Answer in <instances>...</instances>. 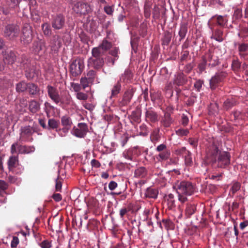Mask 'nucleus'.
<instances>
[{
	"instance_id": "1",
	"label": "nucleus",
	"mask_w": 248,
	"mask_h": 248,
	"mask_svg": "<svg viewBox=\"0 0 248 248\" xmlns=\"http://www.w3.org/2000/svg\"><path fill=\"white\" fill-rule=\"evenodd\" d=\"M219 145V143L215 140L209 142L206 148V155L217 167L225 169L230 165L231 155L229 152L220 151Z\"/></svg>"
},
{
	"instance_id": "2",
	"label": "nucleus",
	"mask_w": 248,
	"mask_h": 248,
	"mask_svg": "<svg viewBox=\"0 0 248 248\" xmlns=\"http://www.w3.org/2000/svg\"><path fill=\"white\" fill-rule=\"evenodd\" d=\"M85 68L84 59L78 57L71 61L69 65V74L70 78L74 81L79 77Z\"/></svg>"
},
{
	"instance_id": "3",
	"label": "nucleus",
	"mask_w": 248,
	"mask_h": 248,
	"mask_svg": "<svg viewBox=\"0 0 248 248\" xmlns=\"http://www.w3.org/2000/svg\"><path fill=\"white\" fill-rule=\"evenodd\" d=\"M92 56L88 60V65L95 69L101 68L104 64V54L97 49L92 48Z\"/></svg>"
},
{
	"instance_id": "4",
	"label": "nucleus",
	"mask_w": 248,
	"mask_h": 248,
	"mask_svg": "<svg viewBox=\"0 0 248 248\" xmlns=\"http://www.w3.org/2000/svg\"><path fill=\"white\" fill-rule=\"evenodd\" d=\"M173 187L176 190L180 195L181 194L191 195L194 191L192 183L188 181L177 182L173 185Z\"/></svg>"
},
{
	"instance_id": "5",
	"label": "nucleus",
	"mask_w": 248,
	"mask_h": 248,
	"mask_svg": "<svg viewBox=\"0 0 248 248\" xmlns=\"http://www.w3.org/2000/svg\"><path fill=\"white\" fill-rule=\"evenodd\" d=\"M228 73L225 71H218L211 78L209 81L210 87L211 90H215L221 85L226 80Z\"/></svg>"
},
{
	"instance_id": "6",
	"label": "nucleus",
	"mask_w": 248,
	"mask_h": 248,
	"mask_svg": "<svg viewBox=\"0 0 248 248\" xmlns=\"http://www.w3.org/2000/svg\"><path fill=\"white\" fill-rule=\"evenodd\" d=\"M20 28L15 24H8L5 26L3 33L4 36L10 40H16L19 35Z\"/></svg>"
},
{
	"instance_id": "7",
	"label": "nucleus",
	"mask_w": 248,
	"mask_h": 248,
	"mask_svg": "<svg viewBox=\"0 0 248 248\" xmlns=\"http://www.w3.org/2000/svg\"><path fill=\"white\" fill-rule=\"evenodd\" d=\"M20 62L25 71V76L28 79H32L34 77V66L31 61L26 56H22Z\"/></svg>"
},
{
	"instance_id": "8",
	"label": "nucleus",
	"mask_w": 248,
	"mask_h": 248,
	"mask_svg": "<svg viewBox=\"0 0 248 248\" xmlns=\"http://www.w3.org/2000/svg\"><path fill=\"white\" fill-rule=\"evenodd\" d=\"M33 130L32 127L26 125L22 127L20 129L19 140L21 142H31L33 140L32 135Z\"/></svg>"
},
{
	"instance_id": "9",
	"label": "nucleus",
	"mask_w": 248,
	"mask_h": 248,
	"mask_svg": "<svg viewBox=\"0 0 248 248\" xmlns=\"http://www.w3.org/2000/svg\"><path fill=\"white\" fill-rule=\"evenodd\" d=\"M65 24V18L62 14H59L52 16L51 24L54 30H60L63 29Z\"/></svg>"
},
{
	"instance_id": "10",
	"label": "nucleus",
	"mask_w": 248,
	"mask_h": 248,
	"mask_svg": "<svg viewBox=\"0 0 248 248\" xmlns=\"http://www.w3.org/2000/svg\"><path fill=\"white\" fill-rule=\"evenodd\" d=\"M202 57L206 61L208 66L215 67L219 63L218 57L215 55L213 49H209Z\"/></svg>"
},
{
	"instance_id": "11",
	"label": "nucleus",
	"mask_w": 248,
	"mask_h": 248,
	"mask_svg": "<svg viewBox=\"0 0 248 248\" xmlns=\"http://www.w3.org/2000/svg\"><path fill=\"white\" fill-rule=\"evenodd\" d=\"M32 40V29L31 26L29 24L25 25L22 31L21 36V42L24 45L30 44Z\"/></svg>"
},
{
	"instance_id": "12",
	"label": "nucleus",
	"mask_w": 248,
	"mask_h": 248,
	"mask_svg": "<svg viewBox=\"0 0 248 248\" xmlns=\"http://www.w3.org/2000/svg\"><path fill=\"white\" fill-rule=\"evenodd\" d=\"M73 9L76 13L81 15H85L91 12L90 4L83 1L77 2L74 4Z\"/></svg>"
},
{
	"instance_id": "13",
	"label": "nucleus",
	"mask_w": 248,
	"mask_h": 248,
	"mask_svg": "<svg viewBox=\"0 0 248 248\" xmlns=\"http://www.w3.org/2000/svg\"><path fill=\"white\" fill-rule=\"evenodd\" d=\"M135 90L134 89L129 87L124 92L122 97L118 101L120 107H124L128 105L131 101L133 96Z\"/></svg>"
},
{
	"instance_id": "14",
	"label": "nucleus",
	"mask_w": 248,
	"mask_h": 248,
	"mask_svg": "<svg viewBox=\"0 0 248 248\" xmlns=\"http://www.w3.org/2000/svg\"><path fill=\"white\" fill-rule=\"evenodd\" d=\"M89 131L87 124L85 123H78L77 127H74L72 130L73 135L79 138L85 137Z\"/></svg>"
},
{
	"instance_id": "15",
	"label": "nucleus",
	"mask_w": 248,
	"mask_h": 248,
	"mask_svg": "<svg viewBox=\"0 0 248 248\" xmlns=\"http://www.w3.org/2000/svg\"><path fill=\"white\" fill-rule=\"evenodd\" d=\"M148 174V171L146 168L144 167H139L135 170L134 171V177L140 179L138 183L141 186L146 183V181L144 180Z\"/></svg>"
},
{
	"instance_id": "16",
	"label": "nucleus",
	"mask_w": 248,
	"mask_h": 248,
	"mask_svg": "<svg viewBox=\"0 0 248 248\" xmlns=\"http://www.w3.org/2000/svg\"><path fill=\"white\" fill-rule=\"evenodd\" d=\"M46 89L48 96L56 104H58L60 102H61L60 95L57 88L49 85L47 86Z\"/></svg>"
},
{
	"instance_id": "17",
	"label": "nucleus",
	"mask_w": 248,
	"mask_h": 248,
	"mask_svg": "<svg viewBox=\"0 0 248 248\" xmlns=\"http://www.w3.org/2000/svg\"><path fill=\"white\" fill-rule=\"evenodd\" d=\"M212 34L210 36L211 39H214L218 42H222L224 40V32L220 28H210Z\"/></svg>"
},
{
	"instance_id": "18",
	"label": "nucleus",
	"mask_w": 248,
	"mask_h": 248,
	"mask_svg": "<svg viewBox=\"0 0 248 248\" xmlns=\"http://www.w3.org/2000/svg\"><path fill=\"white\" fill-rule=\"evenodd\" d=\"M159 117L156 112L153 110L151 108L146 110L145 112V121L147 123L151 124L158 122Z\"/></svg>"
},
{
	"instance_id": "19",
	"label": "nucleus",
	"mask_w": 248,
	"mask_h": 248,
	"mask_svg": "<svg viewBox=\"0 0 248 248\" xmlns=\"http://www.w3.org/2000/svg\"><path fill=\"white\" fill-rule=\"evenodd\" d=\"M16 54L11 50H6L3 54V62L9 64H12L16 60Z\"/></svg>"
},
{
	"instance_id": "20",
	"label": "nucleus",
	"mask_w": 248,
	"mask_h": 248,
	"mask_svg": "<svg viewBox=\"0 0 248 248\" xmlns=\"http://www.w3.org/2000/svg\"><path fill=\"white\" fill-rule=\"evenodd\" d=\"M112 47V43L108 41L106 38H104L98 46L93 48L97 49L101 53L105 55L106 52L109 50Z\"/></svg>"
},
{
	"instance_id": "21",
	"label": "nucleus",
	"mask_w": 248,
	"mask_h": 248,
	"mask_svg": "<svg viewBox=\"0 0 248 248\" xmlns=\"http://www.w3.org/2000/svg\"><path fill=\"white\" fill-rule=\"evenodd\" d=\"M32 48L34 52L38 54L41 51L46 50V42L42 39L39 41H34Z\"/></svg>"
},
{
	"instance_id": "22",
	"label": "nucleus",
	"mask_w": 248,
	"mask_h": 248,
	"mask_svg": "<svg viewBox=\"0 0 248 248\" xmlns=\"http://www.w3.org/2000/svg\"><path fill=\"white\" fill-rule=\"evenodd\" d=\"M61 123L63 126L62 130L65 134L70 129L73 124L71 118L68 116H63L62 117Z\"/></svg>"
},
{
	"instance_id": "23",
	"label": "nucleus",
	"mask_w": 248,
	"mask_h": 248,
	"mask_svg": "<svg viewBox=\"0 0 248 248\" xmlns=\"http://www.w3.org/2000/svg\"><path fill=\"white\" fill-rule=\"evenodd\" d=\"M186 76L183 73H179L174 76L173 83L177 86H183L187 82Z\"/></svg>"
},
{
	"instance_id": "24",
	"label": "nucleus",
	"mask_w": 248,
	"mask_h": 248,
	"mask_svg": "<svg viewBox=\"0 0 248 248\" xmlns=\"http://www.w3.org/2000/svg\"><path fill=\"white\" fill-rule=\"evenodd\" d=\"M212 18L216 19V24L221 28H225L227 25L228 19L227 15H216L213 16Z\"/></svg>"
},
{
	"instance_id": "25",
	"label": "nucleus",
	"mask_w": 248,
	"mask_h": 248,
	"mask_svg": "<svg viewBox=\"0 0 248 248\" xmlns=\"http://www.w3.org/2000/svg\"><path fill=\"white\" fill-rule=\"evenodd\" d=\"M133 78V73L130 69H126L124 74H122L120 79L118 81H120V83L123 82L124 83H128L131 82Z\"/></svg>"
},
{
	"instance_id": "26",
	"label": "nucleus",
	"mask_w": 248,
	"mask_h": 248,
	"mask_svg": "<svg viewBox=\"0 0 248 248\" xmlns=\"http://www.w3.org/2000/svg\"><path fill=\"white\" fill-rule=\"evenodd\" d=\"M238 104L237 101L235 98L232 97L227 98L223 103V108L224 110H229L233 107Z\"/></svg>"
},
{
	"instance_id": "27",
	"label": "nucleus",
	"mask_w": 248,
	"mask_h": 248,
	"mask_svg": "<svg viewBox=\"0 0 248 248\" xmlns=\"http://www.w3.org/2000/svg\"><path fill=\"white\" fill-rule=\"evenodd\" d=\"M29 94L31 96L37 95L40 94V89L37 85L29 82L28 84V89L27 90Z\"/></svg>"
},
{
	"instance_id": "28",
	"label": "nucleus",
	"mask_w": 248,
	"mask_h": 248,
	"mask_svg": "<svg viewBox=\"0 0 248 248\" xmlns=\"http://www.w3.org/2000/svg\"><path fill=\"white\" fill-rule=\"evenodd\" d=\"M141 110L140 108H136L135 110L131 112L130 115V119L131 121L140 123L141 121Z\"/></svg>"
},
{
	"instance_id": "29",
	"label": "nucleus",
	"mask_w": 248,
	"mask_h": 248,
	"mask_svg": "<svg viewBox=\"0 0 248 248\" xmlns=\"http://www.w3.org/2000/svg\"><path fill=\"white\" fill-rule=\"evenodd\" d=\"M29 111L33 113H36L40 109V104L36 100H31L29 103Z\"/></svg>"
},
{
	"instance_id": "30",
	"label": "nucleus",
	"mask_w": 248,
	"mask_h": 248,
	"mask_svg": "<svg viewBox=\"0 0 248 248\" xmlns=\"http://www.w3.org/2000/svg\"><path fill=\"white\" fill-rule=\"evenodd\" d=\"M8 168L9 170L15 168L19 165L18 156V154L16 155H12L10 156L7 162Z\"/></svg>"
},
{
	"instance_id": "31",
	"label": "nucleus",
	"mask_w": 248,
	"mask_h": 248,
	"mask_svg": "<svg viewBox=\"0 0 248 248\" xmlns=\"http://www.w3.org/2000/svg\"><path fill=\"white\" fill-rule=\"evenodd\" d=\"M172 120L169 112H165L161 120V124L165 127H169L172 123Z\"/></svg>"
},
{
	"instance_id": "32",
	"label": "nucleus",
	"mask_w": 248,
	"mask_h": 248,
	"mask_svg": "<svg viewBox=\"0 0 248 248\" xmlns=\"http://www.w3.org/2000/svg\"><path fill=\"white\" fill-rule=\"evenodd\" d=\"M241 184L240 182L233 181L231 184V187L230 189L229 195L230 197H233L241 188Z\"/></svg>"
},
{
	"instance_id": "33",
	"label": "nucleus",
	"mask_w": 248,
	"mask_h": 248,
	"mask_svg": "<svg viewBox=\"0 0 248 248\" xmlns=\"http://www.w3.org/2000/svg\"><path fill=\"white\" fill-rule=\"evenodd\" d=\"M122 86L120 81H117V82L113 86L111 90L110 98L116 97L120 93L121 91Z\"/></svg>"
},
{
	"instance_id": "34",
	"label": "nucleus",
	"mask_w": 248,
	"mask_h": 248,
	"mask_svg": "<svg viewBox=\"0 0 248 248\" xmlns=\"http://www.w3.org/2000/svg\"><path fill=\"white\" fill-rule=\"evenodd\" d=\"M237 46L238 55L240 57L248 52V43H238Z\"/></svg>"
},
{
	"instance_id": "35",
	"label": "nucleus",
	"mask_w": 248,
	"mask_h": 248,
	"mask_svg": "<svg viewBox=\"0 0 248 248\" xmlns=\"http://www.w3.org/2000/svg\"><path fill=\"white\" fill-rule=\"evenodd\" d=\"M50 44L49 46L51 50L54 49L56 46H58L59 47H60L61 44L60 36L57 34L53 35L50 41Z\"/></svg>"
},
{
	"instance_id": "36",
	"label": "nucleus",
	"mask_w": 248,
	"mask_h": 248,
	"mask_svg": "<svg viewBox=\"0 0 248 248\" xmlns=\"http://www.w3.org/2000/svg\"><path fill=\"white\" fill-rule=\"evenodd\" d=\"M187 32V25L186 23L183 22L180 24V30L178 32L180 37V41L184 39L186 37Z\"/></svg>"
},
{
	"instance_id": "37",
	"label": "nucleus",
	"mask_w": 248,
	"mask_h": 248,
	"mask_svg": "<svg viewBox=\"0 0 248 248\" xmlns=\"http://www.w3.org/2000/svg\"><path fill=\"white\" fill-rule=\"evenodd\" d=\"M28 84L25 81H21L16 85V90L18 93H22L26 91L28 89Z\"/></svg>"
},
{
	"instance_id": "38",
	"label": "nucleus",
	"mask_w": 248,
	"mask_h": 248,
	"mask_svg": "<svg viewBox=\"0 0 248 248\" xmlns=\"http://www.w3.org/2000/svg\"><path fill=\"white\" fill-rule=\"evenodd\" d=\"M34 148L33 146L19 145L18 146V154H25L33 152Z\"/></svg>"
},
{
	"instance_id": "39",
	"label": "nucleus",
	"mask_w": 248,
	"mask_h": 248,
	"mask_svg": "<svg viewBox=\"0 0 248 248\" xmlns=\"http://www.w3.org/2000/svg\"><path fill=\"white\" fill-rule=\"evenodd\" d=\"M140 208L139 205H135L134 207L133 205L130 204L128 207V208H123L120 210V215L121 217H123L124 216L128 211H131L132 212H137L139 209Z\"/></svg>"
},
{
	"instance_id": "40",
	"label": "nucleus",
	"mask_w": 248,
	"mask_h": 248,
	"mask_svg": "<svg viewBox=\"0 0 248 248\" xmlns=\"http://www.w3.org/2000/svg\"><path fill=\"white\" fill-rule=\"evenodd\" d=\"M240 37L246 38L248 36V24H244L240 26V32L238 33Z\"/></svg>"
},
{
	"instance_id": "41",
	"label": "nucleus",
	"mask_w": 248,
	"mask_h": 248,
	"mask_svg": "<svg viewBox=\"0 0 248 248\" xmlns=\"http://www.w3.org/2000/svg\"><path fill=\"white\" fill-rule=\"evenodd\" d=\"M159 153L158 157H157V159L159 161L167 160L170 158V152L169 149Z\"/></svg>"
},
{
	"instance_id": "42",
	"label": "nucleus",
	"mask_w": 248,
	"mask_h": 248,
	"mask_svg": "<svg viewBox=\"0 0 248 248\" xmlns=\"http://www.w3.org/2000/svg\"><path fill=\"white\" fill-rule=\"evenodd\" d=\"M171 39V33L166 31L164 32V35L162 38V45L163 46H168Z\"/></svg>"
},
{
	"instance_id": "43",
	"label": "nucleus",
	"mask_w": 248,
	"mask_h": 248,
	"mask_svg": "<svg viewBox=\"0 0 248 248\" xmlns=\"http://www.w3.org/2000/svg\"><path fill=\"white\" fill-rule=\"evenodd\" d=\"M42 30L44 34L46 36H49L51 34V29L50 24L47 22L44 23L41 25Z\"/></svg>"
},
{
	"instance_id": "44",
	"label": "nucleus",
	"mask_w": 248,
	"mask_h": 248,
	"mask_svg": "<svg viewBox=\"0 0 248 248\" xmlns=\"http://www.w3.org/2000/svg\"><path fill=\"white\" fill-rule=\"evenodd\" d=\"M60 123L54 119H50L48 121L47 129H54L59 127Z\"/></svg>"
},
{
	"instance_id": "45",
	"label": "nucleus",
	"mask_w": 248,
	"mask_h": 248,
	"mask_svg": "<svg viewBox=\"0 0 248 248\" xmlns=\"http://www.w3.org/2000/svg\"><path fill=\"white\" fill-rule=\"evenodd\" d=\"M159 130H154L150 135L151 140L155 144L160 140V136L159 135Z\"/></svg>"
},
{
	"instance_id": "46",
	"label": "nucleus",
	"mask_w": 248,
	"mask_h": 248,
	"mask_svg": "<svg viewBox=\"0 0 248 248\" xmlns=\"http://www.w3.org/2000/svg\"><path fill=\"white\" fill-rule=\"evenodd\" d=\"M151 4L148 1H146L144 6V16L146 18H149L151 16Z\"/></svg>"
},
{
	"instance_id": "47",
	"label": "nucleus",
	"mask_w": 248,
	"mask_h": 248,
	"mask_svg": "<svg viewBox=\"0 0 248 248\" xmlns=\"http://www.w3.org/2000/svg\"><path fill=\"white\" fill-rule=\"evenodd\" d=\"M119 52V49L118 47H114L109 51V54L113 56L114 58L112 59V64L114 65L115 63V61L117 60L118 58V53Z\"/></svg>"
},
{
	"instance_id": "48",
	"label": "nucleus",
	"mask_w": 248,
	"mask_h": 248,
	"mask_svg": "<svg viewBox=\"0 0 248 248\" xmlns=\"http://www.w3.org/2000/svg\"><path fill=\"white\" fill-rule=\"evenodd\" d=\"M80 83L81 86L82 87L83 89H85L87 87L91 86L93 84V82L89 81L88 78L84 77H82L80 80Z\"/></svg>"
},
{
	"instance_id": "49",
	"label": "nucleus",
	"mask_w": 248,
	"mask_h": 248,
	"mask_svg": "<svg viewBox=\"0 0 248 248\" xmlns=\"http://www.w3.org/2000/svg\"><path fill=\"white\" fill-rule=\"evenodd\" d=\"M158 192L155 189L148 188L145 192V196L147 198L155 199L157 197Z\"/></svg>"
},
{
	"instance_id": "50",
	"label": "nucleus",
	"mask_w": 248,
	"mask_h": 248,
	"mask_svg": "<svg viewBox=\"0 0 248 248\" xmlns=\"http://www.w3.org/2000/svg\"><path fill=\"white\" fill-rule=\"evenodd\" d=\"M202 186H203V189L205 188L207 191L210 192L211 193H215L218 188L217 186L213 184H209L208 185H206L204 183Z\"/></svg>"
},
{
	"instance_id": "51",
	"label": "nucleus",
	"mask_w": 248,
	"mask_h": 248,
	"mask_svg": "<svg viewBox=\"0 0 248 248\" xmlns=\"http://www.w3.org/2000/svg\"><path fill=\"white\" fill-rule=\"evenodd\" d=\"M207 65V63L205 60L203 59V57H202V61L199 63L198 66V68L199 71V73H202L203 72H204L206 70V65Z\"/></svg>"
},
{
	"instance_id": "52",
	"label": "nucleus",
	"mask_w": 248,
	"mask_h": 248,
	"mask_svg": "<svg viewBox=\"0 0 248 248\" xmlns=\"http://www.w3.org/2000/svg\"><path fill=\"white\" fill-rule=\"evenodd\" d=\"M175 154L177 155H183L184 156L186 154H189V151L185 147L179 148L175 150Z\"/></svg>"
},
{
	"instance_id": "53",
	"label": "nucleus",
	"mask_w": 248,
	"mask_h": 248,
	"mask_svg": "<svg viewBox=\"0 0 248 248\" xmlns=\"http://www.w3.org/2000/svg\"><path fill=\"white\" fill-rule=\"evenodd\" d=\"M96 76V72L93 70H90L84 76L86 77L89 80V81H92V82H94Z\"/></svg>"
},
{
	"instance_id": "54",
	"label": "nucleus",
	"mask_w": 248,
	"mask_h": 248,
	"mask_svg": "<svg viewBox=\"0 0 248 248\" xmlns=\"http://www.w3.org/2000/svg\"><path fill=\"white\" fill-rule=\"evenodd\" d=\"M196 209V208L195 204L190 203L187 204L186 211V214L190 216L194 213Z\"/></svg>"
},
{
	"instance_id": "55",
	"label": "nucleus",
	"mask_w": 248,
	"mask_h": 248,
	"mask_svg": "<svg viewBox=\"0 0 248 248\" xmlns=\"http://www.w3.org/2000/svg\"><path fill=\"white\" fill-rule=\"evenodd\" d=\"M241 62L238 60H234L232 62V67L233 71H238L241 67Z\"/></svg>"
},
{
	"instance_id": "56",
	"label": "nucleus",
	"mask_w": 248,
	"mask_h": 248,
	"mask_svg": "<svg viewBox=\"0 0 248 248\" xmlns=\"http://www.w3.org/2000/svg\"><path fill=\"white\" fill-rule=\"evenodd\" d=\"M23 170L24 168L23 166L19 164L15 168L10 170L9 171L12 172L13 173L20 175L23 172Z\"/></svg>"
},
{
	"instance_id": "57",
	"label": "nucleus",
	"mask_w": 248,
	"mask_h": 248,
	"mask_svg": "<svg viewBox=\"0 0 248 248\" xmlns=\"http://www.w3.org/2000/svg\"><path fill=\"white\" fill-rule=\"evenodd\" d=\"M8 180L9 183L11 184H15L17 185H18L20 183L21 181L20 178H17L16 176L10 175L8 176Z\"/></svg>"
},
{
	"instance_id": "58",
	"label": "nucleus",
	"mask_w": 248,
	"mask_h": 248,
	"mask_svg": "<svg viewBox=\"0 0 248 248\" xmlns=\"http://www.w3.org/2000/svg\"><path fill=\"white\" fill-rule=\"evenodd\" d=\"M185 164L187 166H190L192 165L193 162L191 157V153L189 151V154H186L184 156Z\"/></svg>"
},
{
	"instance_id": "59",
	"label": "nucleus",
	"mask_w": 248,
	"mask_h": 248,
	"mask_svg": "<svg viewBox=\"0 0 248 248\" xmlns=\"http://www.w3.org/2000/svg\"><path fill=\"white\" fill-rule=\"evenodd\" d=\"M76 96L78 99L83 101H86L88 98L87 94L80 92L77 93Z\"/></svg>"
},
{
	"instance_id": "60",
	"label": "nucleus",
	"mask_w": 248,
	"mask_h": 248,
	"mask_svg": "<svg viewBox=\"0 0 248 248\" xmlns=\"http://www.w3.org/2000/svg\"><path fill=\"white\" fill-rule=\"evenodd\" d=\"M129 137L127 134H124L121 136L120 139V143L122 147H124L129 140Z\"/></svg>"
},
{
	"instance_id": "61",
	"label": "nucleus",
	"mask_w": 248,
	"mask_h": 248,
	"mask_svg": "<svg viewBox=\"0 0 248 248\" xmlns=\"http://www.w3.org/2000/svg\"><path fill=\"white\" fill-rule=\"evenodd\" d=\"M176 133L179 136H186L189 133V130L187 129L179 128L176 130Z\"/></svg>"
},
{
	"instance_id": "62",
	"label": "nucleus",
	"mask_w": 248,
	"mask_h": 248,
	"mask_svg": "<svg viewBox=\"0 0 248 248\" xmlns=\"http://www.w3.org/2000/svg\"><path fill=\"white\" fill-rule=\"evenodd\" d=\"M203 84V81L201 79L197 80L194 84V87L197 91L200 92Z\"/></svg>"
},
{
	"instance_id": "63",
	"label": "nucleus",
	"mask_w": 248,
	"mask_h": 248,
	"mask_svg": "<svg viewBox=\"0 0 248 248\" xmlns=\"http://www.w3.org/2000/svg\"><path fill=\"white\" fill-rule=\"evenodd\" d=\"M18 146L19 144L17 142L14 143L11 147V153L12 155H15V154L17 153V150L18 151Z\"/></svg>"
},
{
	"instance_id": "64",
	"label": "nucleus",
	"mask_w": 248,
	"mask_h": 248,
	"mask_svg": "<svg viewBox=\"0 0 248 248\" xmlns=\"http://www.w3.org/2000/svg\"><path fill=\"white\" fill-rule=\"evenodd\" d=\"M189 56V51L183 50L181 52V58H180L181 62H182L186 61Z\"/></svg>"
}]
</instances>
